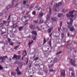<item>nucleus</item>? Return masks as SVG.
Wrapping results in <instances>:
<instances>
[{"label":"nucleus","mask_w":77,"mask_h":77,"mask_svg":"<svg viewBox=\"0 0 77 77\" xmlns=\"http://www.w3.org/2000/svg\"><path fill=\"white\" fill-rule=\"evenodd\" d=\"M76 52L75 51L74 53L75 55H74V53H73V57H72L73 59H71L70 60V63L71 64V65L74 66H76V65L75 64V61H73V60H75V57H76Z\"/></svg>","instance_id":"1"},{"label":"nucleus","mask_w":77,"mask_h":77,"mask_svg":"<svg viewBox=\"0 0 77 77\" xmlns=\"http://www.w3.org/2000/svg\"><path fill=\"white\" fill-rule=\"evenodd\" d=\"M62 4L61 2L56 4V5L55 7H54V10L56 12H57L59 11V6H62Z\"/></svg>","instance_id":"2"},{"label":"nucleus","mask_w":77,"mask_h":77,"mask_svg":"<svg viewBox=\"0 0 77 77\" xmlns=\"http://www.w3.org/2000/svg\"><path fill=\"white\" fill-rule=\"evenodd\" d=\"M6 59H8V57L7 56H5L4 57H0V60H2L0 62L1 63H4V61Z\"/></svg>","instance_id":"3"},{"label":"nucleus","mask_w":77,"mask_h":77,"mask_svg":"<svg viewBox=\"0 0 77 77\" xmlns=\"http://www.w3.org/2000/svg\"><path fill=\"white\" fill-rule=\"evenodd\" d=\"M21 57V55H14V57H13V59L14 60H19L20 59V58Z\"/></svg>","instance_id":"4"},{"label":"nucleus","mask_w":77,"mask_h":77,"mask_svg":"<svg viewBox=\"0 0 77 77\" xmlns=\"http://www.w3.org/2000/svg\"><path fill=\"white\" fill-rule=\"evenodd\" d=\"M12 20V23L13 24V25L11 26V28H16L17 27V25H16L17 24V23L16 22V21H15L14 20Z\"/></svg>","instance_id":"5"},{"label":"nucleus","mask_w":77,"mask_h":77,"mask_svg":"<svg viewBox=\"0 0 77 77\" xmlns=\"http://www.w3.org/2000/svg\"><path fill=\"white\" fill-rule=\"evenodd\" d=\"M61 75L60 77H65V70H61Z\"/></svg>","instance_id":"6"},{"label":"nucleus","mask_w":77,"mask_h":77,"mask_svg":"<svg viewBox=\"0 0 77 77\" xmlns=\"http://www.w3.org/2000/svg\"><path fill=\"white\" fill-rule=\"evenodd\" d=\"M14 2V1H13V2H12V7H11L10 5H9L6 8H5V9L6 10H8V9H10V8H13V7L14 6V4H13V2Z\"/></svg>","instance_id":"7"},{"label":"nucleus","mask_w":77,"mask_h":77,"mask_svg":"<svg viewBox=\"0 0 77 77\" xmlns=\"http://www.w3.org/2000/svg\"><path fill=\"white\" fill-rule=\"evenodd\" d=\"M74 26H72V28L71 27V26H68V28L69 29H70V31L71 32H73L74 30Z\"/></svg>","instance_id":"8"},{"label":"nucleus","mask_w":77,"mask_h":77,"mask_svg":"<svg viewBox=\"0 0 77 77\" xmlns=\"http://www.w3.org/2000/svg\"><path fill=\"white\" fill-rule=\"evenodd\" d=\"M68 20H67L66 21V23H67V24L68 25H71V26H72V23H73V20H70V23H69V22H67Z\"/></svg>","instance_id":"9"},{"label":"nucleus","mask_w":77,"mask_h":77,"mask_svg":"<svg viewBox=\"0 0 77 77\" xmlns=\"http://www.w3.org/2000/svg\"><path fill=\"white\" fill-rule=\"evenodd\" d=\"M47 61L49 63H52L53 62V59L52 58H49L47 60Z\"/></svg>","instance_id":"10"},{"label":"nucleus","mask_w":77,"mask_h":77,"mask_svg":"<svg viewBox=\"0 0 77 77\" xmlns=\"http://www.w3.org/2000/svg\"><path fill=\"white\" fill-rule=\"evenodd\" d=\"M29 28L31 29L34 30L35 29L36 27L35 26H33V25H31L29 26Z\"/></svg>","instance_id":"11"},{"label":"nucleus","mask_w":77,"mask_h":77,"mask_svg":"<svg viewBox=\"0 0 77 77\" xmlns=\"http://www.w3.org/2000/svg\"><path fill=\"white\" fill-rule=\"evenodd\" d=\"M10 22V21L9 22H6V21H4V22H3V24H5V25H6L7 26H8L9 25V23Z\"/></svg>","instance_id":"12"},{"label":"nucleus","mask_w":77,"mask_h":77,"mask_svg":"<svg viewBox=\"0 0 77 77\" xmlns=\"http://www.w3.org/2000/svg\"><path fill=\"white\" fill-rule=\"evenodd\" d=\"M49 20H45L44 23L45 24H46L47 26H48V24H49Z\"/></svg>","instance_id":"13"},{"label":"nucleus","mask_w":77,"mask_h":77,"mask_svg":"<svg viewBox=\"0 0 77 77\" xmlns=\"http://www.w3.org/2000/svg\"><path fill=\"white\" fill-rule=\"evenodd\" d=\"M22 55H23V57H25V56H26V55H27V52L26 51H24L23 52Z\"/></svg>","instance_id":"14"},{"label":"nucleus","mask_w":77,"mask_h":77,"mask_svg":"<svg viewBox=\"0 0 77 77\" xmlns=\"http://www.w3.org/2000/svg\"><path fill=\"white\" fill-rule=\"evenodd\" d=\"M66 16L67 17H71L72 18H73V17H74V15L72 14L69 15V13H68L67 14Z\"/></svg>","instance_id":"15"},{"label":"nucleus","mask_w":77,"mask_h":77,"mask_svg":"<svg viewBox=\"0 0 77 77\" xmlns=\"http://www.w3.org/2000/svg\"><path fill=\"white\" fill-rule=\"evenodd\" d=\"M60 35V33L58 32H57L55 33V36L56 37H58Z\"/></svg>","instance_id":"16"},{"label":"nucleus","mask_w":77,"mask_h":77,"mask_svg":"<svg viewBox=\"0 0 77 77\" xmlns=\"http://www.w3.org/2000/svg\"><path fill=\"white\" fill-rule=\"evenodd\" d=\"M10 38H14L15 37V35L13 33H10Z\"/></svg>","instance_id":"17"},{"label":"nucleus","mask_w":77,"mask_h":77,"mask_svg":"<svg viewBox=\"0 0 77 77\" xmlns=\"http://www.w3.org/2000/svg\"><path fill=\"white\" fill-rule=\"evenodd\" d=\"M32 34H34V35H36L37 34L36 31H32Z\"/></svg>","instance_id":"18"},{"label":"nucleus","mask_w":77,"mask_h":77,"mask_svg":"<svg viewBox=\"0 0 77 77\" xmlns=\"http://www.w3.org/2000/svg\"><path fill=\"white\" fill-rule=\"evenodd\" d=\"M24 7L25 8H26L27 9V8H28L29 7V5H28V4H26L24 6Z\"/></svg>","instance_id":"19"},{"label":"nucleus","mask_w":77,"mask_h":77,"mask_svg":"<svg viewBox=\"0 0 77 77\" xmlns=\"http://www.w3.org/2000/svg\"><path fill=\"white\" fill-rule=\"evenodd\" d=\"M75 12V10H74L72 11H70L69 12V14L70 15H72L73 14H74V12Z\"/></svg>","instance_id":"20"},{"label":"nucleus","mask_w":77,"mask_h":77,"mask_svg":"<svg viewBox=\"0 0 77 77\" xmlns=\"http://www.w3.org/2000/svg\"><path fill=\"white\" fill-rule=\"evenodd\" d=\"M63 14H58V17H59V18H61V17H63Z\"/></svg>","instance_id":"21"},{"label":"nucleus","mask_w":77,"mask_h":77,"mask_svg":"<svg viewBox=\"0 0 77 77\" xmlns=\"http://www.w3.org/2000/svg\"><path fill=\"white\" fill-rule=\"evenodd\" d=\"M41 27L42 28L41 29H46V28H47V27H46L45 26V25H43L42 26H41ZM44 27H45V28H44Z\"/></svg>","instance_id":"22"},{"label":"nucleus","mask_w":77,"mask_h":77,"mask_svg":"<svg viewBox=\"0 0 77 77\" xmlns=\"http://www.w3.org/2000/svg\"><path fill=\"white\" fill-rule=\"evenodd\" d=\"M16 74V73L15 72H11V75H13L15 76Z\"/></svg>","instance_id":"23"},{"label":"nucleus","mask_w":77,"mask_h":77,"mask_svg":"<svg viewBox=\"0 0 77 77\" xmlns=\"http://www.w3.org/2000/svg\"><path fill=\"white\" fill-rule=\"evenodd\" d=\"M48 44L49 45L50 47H51V41L50 40L49 43H48Z\"/></svg>","instance_id":"24"},{"label":"nucleus","mask_w":77,"mask_h":77,"mask_svg":"<svg viewBox=\"0 0 77 77\" xmlns=\"http://www.w3.org/2000/svg\"><path fill=\"white\" fill-rule=\"evenodd\" d=\"M33 43V41L32 40L31 42H29V43H28V46H29V47L30 46L32 45V43Z\"/></svg>","instance_id":"25"},{"label":"nucleus","mask_w":77,"mask_h":77,"mask_svg":"<svg viewBox=\"0 0 77 77\" xmlns=\"http://www.w3.org/2000/svg\"><path fill=\"white\" fill-rule=\"evenodd\" d=\"M36 35H35L33 36V37H32V38L33 39V40H35L36 39Z\"/></svg>","instance_id":"26"},{"label":"nucleus","mask_w":77,"mask_h":77,"mask_svg":"<svg viewBox=\"0 0 77 77\" xmlns=\"http://www.w3.org/2000/svg\"><path fill=\"white\" fill-rule=\"evenodd\" d=\"M46 42H47V40H46V39L44 38L43 40V45L45 44Z\"/></svg>","instance_id":"27"},{"label":"nucleus","mask_w":77,"mask_h":77,"mask_svg":"<svg viewBox=\"0 0 77 77\" xmlns=\"http://www.w3.org/2000/svg\"><path fill=\"white\" fill-rule=\"evenodd\" d=\"M3 38H8V35H4L3 36Z\"/></svg>","instance_id":"28"},{"label":"nucleus","mask_w":77,"mask_h":77,"mask_svg":"<svg viewBox=\"0 0 77 77\" xmlns=\"http://www.w3.org/2000/svg\"><path fill=\"white\" fill-rule=\"evenodd\" d=\"M48 67L49 68H51L53 66L54 64H52L51 65H48Z\"/></svg>","instance_id":"29"},{"label":"nucleus","mask_w":77,"mask_h":77,"mask_svg":"<svg viewBox=\"0 0 77 77\" xmlns=\"http://www.w3.org/2000/svg\"><path fill=\"white\" fill-rule=\"evenodd\" d=\"M75 75V72H74V71H73V72H72L71 75L72 76H74Z\"/></svg>","instance_id":"30"},{"label":"nucleus","mask_w":77,"mask_h":77,"mask_svg":"<svg viewBox=\"0 0 77 77\" xmlns=\"http://www.w3.org/2000/svg\"><path fill=\"white\" fill-rule=\"evenodd\" d=\"M52 28H49V29L48 30V33H50L51 32Z\"/></svg>","instance_id":"31"},{"label":"nucleus","mask_w":77,"mask_h":77,"mask_svg":"<svg viewBox=\"0 0 77 77\" xmlns=\"http://www.w3.org/2000/svg\"><path fill=\"white\" fill-rule=\"evenodd\" d=\"M69 70L70 71H72V72L74 71V69L72 68H69Z\"/></svg>","instance_id":"32"},{"label":"nucleus","mask_w":77,"mask_h":77,"mask_svg":"<svg viewBox=\"0 0 77 77\" xmlns=\"http://www.w3.org/2000/svg\"><path fill=\"white\" fill-rule=\"evenodd\" d=\"M19 46H19V45H17V46H15L14 48V49L17 50L18 48L19 47Z\"/></svg>","instance_id":"33"},{"label":"nucleus","mask_w":77,"mask_h":77,"mask_svg":"<svg viewBox=\"0 0 77 77\" xmlns=\"http://www.w3.org/2000/svg\"><path fill=\"white\" fill-rule=\"evenodd\" d=\"M49 15H51V9L50 8H49Z\"/></svg>","instance_id":"34"},{"label":"nucleus","mask_w":77,"mask_h":77,"mask_svg":"<svg viewBox=\"0 0 77 77\" xmlns=\"http://www.w3.org/2000/svg\"><path fill=\"white\" fill-rule=\"evenodd\" d=\"M44 15V13H41L39 14V16L40 17H42Z\"/></svg>","instance_id":"35"},{"label":"nucleus","mask_w":77,"mask_h":77,"mask_svg":"<svg viewBox=\"0 0 77 77\" xmlns=\"http://www.w3.org/2000/svg\"><path fill=\"white\" fill-rule=\"evenodd\" d=\"M19 67L18 66L17 68L15 70V71L16 72H18L20 71V69H19Z\"/></svg>","instance_id":"36"},{"label":"nucleus","mask_w":77,"mask_h":77,"mask_svg":"<svg viewBox=\"0 0 77 77\" xmlns=\"http://www.w3.org/2000/svg\"><path fill=\"white\" fill-rule=\"evenodd\" d=\"M21 74V72H17V75H20Z\"/></svg>","instance_id":"37"},{"label":"nucleus","mask_w":77,"mask_h":77,"mask_svg":"<svg viewBox=\"0 0 77 77\" xmlns=\"http://www.w3.org/2000/svg\"><path fill=\"white\" fill-rule=\"evenodd\" d=\"M55 71H56L55 70H54L53 69H51L50 70V72H55Z\"/></svg>","instance_id":"38"},{"label":"nucleus","mask_w":77,"mask_h":77,"mask_svg":"<svg viewBox=\"0 0 77 77\" xmlns=\"http://www.w3.org/2000/svg\"><path fill=\"white\" fill-rule=\"evenodd\" d=\"M46 19H47V20H50V17L49 16V15H47L46 17Z\"/></svg>","instance_id":"39"},{"label":"nucleus","mask_w":77,"mask_h":77,"mask_svg":"<svg viewBox=\"0 0 77 77\" xmlns=\"http://www.w3.org/2000/svg\"><path fill=\"white\" fill-rule=\"evenodd\" d=\"M61 34V38H62V39H63L64 38V34H63V33H62Z\"/></svg>","instance_id":"40"},{"label":"nucleus","mask_w":77,"mask_h":77,"mask_svg":"<svg viewBox=\"0 0 77 77\" xmlns=\"http://www.w3.org/2000/svg\"><path fill=\"white\" fill-rule=\"evenodd\" d=\"M23 28V26H22L21 27H20L18 29L19 31H20Z\"/></svg>","instance_id":"41"},{"label":"nucleus","mask_w":77,"mask_h":77,"mask_svg":"<svg viewBox=\"0 0 77 77\" xmlns=\"http://www.w3.org/2000/svg\"><path fill=\"white\" fill-rule=\"evenodd\" d=\"M43 20H40V23H43Z\"/></svg>","instance_id":"42"},{"label":"nucleus","mask_w":77,"mask_h":77,"mask_svg":"<svg viewBox=\"0 0 77 77\" xmlns=\"http://www.w3.org/2000/svg\"><path fill=\"white\" fill-rule=\"evenodd\" d=\"M37 29H38V31H40L41 30V29L40 28H39V27H38V26H37Z\"/></svg>","instance_id":"43"},{"label":"nucleus","mask_w":77,"mask_h":77,"mask_svg":"<svg viewBox=\"0 0 77 77\" xmlns=\"http://www.w3.org/2000/svg\"><path fill=\"white\" fill-rule=\"evenodd\" d=\"M62 53V51H60L59 52L57 53L56 55H57L60 54H61Z\"/></svg>","instance_id":"44"},{"label":"nucleus","mask_w":77,"mask_h":77,"mask_svg":"<svg viewBox=\"0 0 77 77\" xmlns=\"http://www.w3.org/2000/svg\"><path fill=\"white\" fill-rule=\"evenodd\" d=\"M61 29V27H58V31H59V32H60Z\"/></svg>","instance_id":"45"},{"label":"nucleus","mask_w":77,"mask_h":77,"mask_svg":"<svg viewBox=\"0 0 77 77\" xmlns=\"http://www.w3.org/2000/svg\"><path fill=\"white\" fill-rule=\"evenodd\" d=\"M11 61V58L8 59L7 60V62H9Z\"/></svg>","instance_id":"46"},{"label":"nucleus","mask_w":77,"mask_h":77,"mask_svg":"<svg viewBox=\"0 0 77 77\" xmlns=\"http://www.w3.org/2000/svg\"><path fill=\"white\" fill-rule=\"evenodd\" d=\"M32 14L33 15H35L36 14V12H35V11H33L32 12Z\"/></svg>","instance_id":"47"},{"label":"nucleus","mask_w":77,"mask_h":77,"mask_svg":"<svg viewBox=\"0 0 77 77\" xmlns=\"http://www.w3.org/2000/svg\"><path fill=\"white\" fill-rule=\"evenodd\" d=\"M29 14V12H27L26 13V15H28L29 17H30V15H28V14Z\"/></svg>","instance_id":"48"},{"label":"nucleus","mask_w":77,"mask_h":77,"mask_svg":"<svg viewBox=\"0 0 77 77\" xmlns=\"http://www.w3.org/2000/svg\"><path fill=\"white\" fill-rule=\"evenodd\" d=\"M57 18L56 17H53L51 19H52V20H57Z\"/></svg>","instance_id":"49"},{"label":"nucleus","mask_w":77,"mask_h":77,"mask_svg":"<svg viewBox=\"0 0 77 77\" xmlns=\"http://www.w3.org/2000/svg\"><path fill=\"white\" fill-rule=\"evenodd\" d=\"M69 51H71L72 50V47H69V48H68V50H69Z\"/></svg>","instance_id":"50"},{"label":"nucleus","mask_w":77,"mask_h":77,"mask_svg":"<svg viewBox=\"0 0 77 77\" xmlns=\"http://www.w3.org/2000/svg\"><path fill=\"white\" fill-rule=\"evenodd\" d=\"M57 58H55L54 59V61L55 62H57Z\"/></svg>","instance_id":"51"},{"label":"nucleus","mask_w":77,"mask_h":77,"mask_svg":"<svg viewBox=\"0 0 77 77\" xmlns=\"http://www.w3.org/2000/svg\"><path fill=\"white\" fill-rule=\"evenodd\" d=\"M47 47H48L49 48H48V50H47L45 51V52H48L49 51V46H47Z\"/></svg>","instance_id":"52"},{"label":"nucleus","mask_w":77,"mask_h":77,"mask_svg":"<svg viewBox=\"0 0 77 77\" xmlns=\"http://www.w3.org/2000/svg\"><path fill=\"white\" fill-rule=\"evenodd\" d=\"M27 61L26 62V64H27L29 62V59L28 58H26Z\"/></svg>","instance_id":"53"},{"label":"nucleus","mask_w":77,"mask_h":77,"mask_svg":"<svg viewBox=\"0 0 77 77\" xmlns=\"http://www.w3.org/2000/svg\"><path fill=\"white\" fill-rule=\"evenodd\" d=\"M14 44V43H13V42H11V43H10V45H13Z\"/></svg>","instance_id":"54"},{"label":"nucleus","mask_w":77,"mask_h":77,"mask_svg":"<svg viewBox=\"0 0 77 77\" xmlns=\"http://www.w3.org/2000/svg\"><path fill=\"white\" fill-rule=\"evenodd\" d=\"M38 57H37L34 60L35 61H36L38 60Z\"/></svg>","instance_id":"55"},{"label":"nucleus","mask_w":77,"mask_h":77,"mask_svg":"<svg viewBox=\"0 0 77 77\" xmlns=\"http://www.w3.org/2000/svg\"><path fill=\"white\" fill-rule=\"evenodd\" d=\"M23 3L24 5H26V1H24L23 2Z\"/></svg>","instance_id":"56"},{"label":"nucleus","mask_w":77,"mask_h":77,"mask_svg":"<svg viewBox=\"0 0 77 77\" xmlns=\"http://www.w3.org/2000/svg\"><path fill=\"white\" fill-rule=\"evenodd\" d=\"M3 69V67L2 66H0V70H2Z\"/></svg>","instance_id":"57"},{"label":"nucleus","mask_w":77,"mask_h":77,"mask_svg":"<svg viewBox=\"0 0 77 77\" xmlns=\"http://www.w3.org/2000/svg\"><path fill=\"white\" fill-rule=\"evenodd\" d=\"M3 13H0V17H1V16H2V15H3Z\"/></svg>","instance_id":"58"},{"label":"nucleus","mask_w":77,"mask_h":77,"mask_svg":"<svg viewBox=\"0 0 77 77\" xmlns=\"http://www.w3.org/2000/svg\"><path fill=\"white\" fill-rule=\"evenodd\" d=\"M41 66H42V67H43V69H44V65H41Z\"/></svg>","instance_id":"59"},{"label":"nucleus","mask_w":77,"mask_h":77,"mask_svg":"<svg viewBox=\"0 0 77 77\" xmlns=\"http://www.w3.org/2000/svg\"><path fill=\"white\" fill-rule=\"evenodd\" d=\"M20 53H21V51H18V55L20 54Z\"/></svg>","instance_id":"60"},{"label":"nucleus","mask_w":77,"mask_h":77,"mask_svg":"<svg viewBox=\"0 0 77 77\" xmlns=\"http://www.w3.org/2000/svg\"><path fill=\"white\" fill-rule=\"evenodd\" d=\"M62 21L60 22V27H62Z\"/></svg>","instance_id":"61"},{"label":"nucleus","mask_w":77,"mask_h":77,"mask_svg":"<svg viewBox=\"0 0 77 77\" xmlns=\"http://www.w3.org/2000/svg\"><path fill=\"white\" fill-rule=\"evenodd\" d=\"M34 22L35 23H37L38 22V20H37L36 21H35V20H34Z\"/></svg>","instance_id":"62"},{"label":"nucleus","mask_w":77,"mask_h":77,"mask_svg":"<svg viewBox=\"0 0 77 77\" xmlns=\"http://www.w3.org/2000/svg\"><path fill=\"white\" fill-rule=\"evenodd\" d=\"M52 35V33H51V34H50V35H49V37L51 38V37Z\"/></svg>","instance_id":"63"},{"label":"nucleus","mask_w":77,"mask_h":77,"mask_svg":"<svg viewBox=\"0 0 77 77\" xmlns=\"http://www.w3.org/2000/svg\"><path fill=\"white\" fill-rule=\"evenodd\" d=\"M69 46V44H68L67 45H66V48H68V47Z\"/></svg>","instance_id":"64"}]
</instances>
